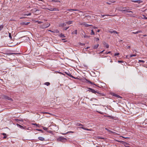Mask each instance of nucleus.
I'll return each mask as SVG.
<instances>
[{"instance_id":"22","label":"nucleus","mask_w":147,"mask_h":147,"mask_svg":"<svg viewBox=\"0 0 147 147\" xmlns=\"http://www.w3.org/2000/svg\"><path fill=\"white\" fill-rule=\"evenodd\" d=\"M52 1H53L57 3H60V1L58 0H52Z\"/></svg>"},{"instance_id":"19","label":"nucleus","mask_w":147,"mask_h":147,"mask_svg":"<svg viewBox=\"0 0 147 147\" xmlns=\"http://www.w3.org/2000/svg\"><path fill=\"white\" fill-rule=\"evenodd\" d=\"M17 125L19 126L20 128H21V129H24V127L20 125L17 124Z\"/></svg>"},{"instance_id":"39","label":"nucleus","mask_w":147,"mask_h":147,"mask_svg":"<svg viewBox=\"0 0 147 147\" xmlns=\"http://www.w3.org/2000/svg\"><path fill=\"white\" fill-rule=\"evenodd\" d=\"M119 55V53H115L114 54V56H117V55Z\"/></svg>"},{"instance_id":"23","label":"nucleus","mask_w":147,"mask_h":147,"mask_svg":"<svg viewBox=\"0 0 147 147\" xmlns=\"http://www.w3.org/2000/svg\"><path fill=\"white\" fill-rule=\"evenodd\" d=\"M73 22V21H69L66 22V23L68 24H70Z\"/></svg>"},{"instance_id":"11","label":"nucleus","mask_w":147,"mask_h":147,"mask_svg":"<svg viewBox=\"0 0 147 147\" xmlns=\"http://www.w3.org/2000/svg\"><path fill=\"white\" fill-rule=\"evenodd\" d=\"M66 25V24L65 23H61L59 25V27H64Z\"/></svg>"},{"instance_id":"51","label":"nucleus","mask_w":147,"mask_h":147,"mask_svg":"<svg viewBox=\"0 0 147 147\" xmlns=\"http://www.w3.org/2000/svg\"><path fill=\"white\" fill-rule=\"evenodd\" d=\"M118 62L119 63H122V62H122V61H118Z\"/></svg>"},{"instance_id":"64","label":"nucleus","mask_w":147,"mask_h":147,"mask_svg":"<svg viewBox=\"0 0 147 147\" xmlns=\"http://www.w3.org/2000/svg\"><path fill=\"white\" fill-rule=\"evenodd\" d=\"M99 138L103 139H104L103 138Z\"/></svg>"},{"instance_id":"25","label":"nucleus","mask_w":147,"mask_h":147,"mask_svg":"<svg viewBox=\"0 0 147 147\" xmlns=\"http://www.w3.org/2000/svg\"><path fill=\"white\" fill-rule=\"evenodd\" d=\"M111 32V33H114L117 34H118L119 33L118 32H117L115 30H113V31H112V32Z\"/></svg>"},{"instance_id":"43","label":"nucleus","mask_w":147,"mask_h":147,"mask_svg":"<svg viewBox=\"0 0 147 147\" xmlns=\"http://www.w3.org/2000/svg\"><path fill=\"white\" fill-rule=\"evenodd\" d=\"M1 134L2 135L4 136L6 135V134L5 133H3Z\"/></svg>"},{"instance_id":"61","label":"nucleus","mask_w":147,"mask_h":147,"mask_svg":"<svg viewBox=\"0 0 147 147\" xmlns=\"http://www.w3.org/2000/svg\"><path fill=\"white\" fill-rule=\"evenodd\" d=\"M38 130L39 131H42V130L41 129H39V130Z\"/></svg>"},{"instance_id":"52","label":"nucleus","mask_w":147,"mask_h":147,"mask_svg":"<svg viewBox=\"0 0 147 147\" xmlns=\"http://www.w3.org/2000/svg\"><path fill=\"white\" fill-rule=\"evenodd\" d=\"M93 28H94V29H96V28H97V27H95V26H94L93 27Z\"/></svg>"},{"instance_id":"54","label":"nucleus","mask_w":147,"mask_h":147,"mask_svg":"<svg viewBox=\"0 0 147 147\" xmlns=\"http://www.w3.org/2000/svg\"><path fill=\"white\" fill-rule=\"evenodd\" d=\"M41 23H42V22H38V24H40Z\"/></svg>"},{"instance_id":"20","label":"nucleus","mask_w":147,"mask_h":147,"mask_svg":"<svg viewBox=\"0 0 147 147\" xmlns=\"http://www.w3.org/2000/svg\"><path fill=\"white\" fill-rule=\"evenodd\" d=\"M113 95L114 96H115L116 97H117L118 98H121V97L119 95H117V94H114Z\"/></svg>"},{"instance_id":"24","label":"nucleus","mask_w":147,"mask_h":147,"mask_svg":"<svg viewBox=\"0 0 147 147\" xmlns=\"http://www.w3.org/2000/svg\"><path fill=\"white\" fill-rule=\"evenodd\" d=\"M30 23V22H23L22 24L23 25H27Z\"/></svg>"},{"instance_id":"26","label":"nucleus","mask_w":147,"mask_h":147,"mask_svg":"<svg viewBox=\"0 0 147 147\" xmlns=\"http://www.w3.org/2000/svg\"><path fill=\"white\" fill-rule=\"evenodd\" d=\"M90 34L92 35H94L95 34V33L93 30H91V32L90 33Z\"/></svg>"},{"instance_id":"28","label":"nucleus","mask_w":147,"mask_h":147,"mask_svg":"<svg viewBox=\"0 0 147 147\" xmlns=\"http://www.w3.org/2000/svg\"><path fill=\"white\" fill-rule=\"evenodd\" d=\"M106 116L109 117L111 119H113L114 118V117H113V116Z\"/></svg>"},{"instance_id":"50","label":"nucleus","mask_w":147,"mask_h":147,"mask_svg":"<svg viewBox=\"0 0 147 147\" xmlns=\"http://www.w3.org/2000/svg\"><path fill=\"white\" fill-rule=\"evenodd\" d=\"M122 137L123 138H125V139H127V138H128L127 137H125L123 136H122Z\"/></svg>"},{"instance_id":"27","label":"nucleus","mask_w":147,"mask_h":147,"mask_svg":"<svg viewBox=\"0 0 147 147\" xmlns=\"http://www.w3.org/2000/svg\"><path fill=\"white\" fill-rule=\"evenodd\" d=\"M45 84L47 86H49V85H50V83L49 82H46L45 83Z\"/></svg>"},{"instance_id":"12","label":"nucleus","mask_w":147,"mask_h":147,"mask_svg":"<svg viewBox=\"0 0 147 147\" xmlns=\"http://www.w3.org/2000/svg\"><path fill=\"white\" fill-rule=\"evenodd\" d=\"M103 44L107 48H109V45L106 42H104L103 43Z\"/></svg>"},{"instance_id":"34","label":"nucleus","mask_w":147,"mask_h":147,"mask_svg":"<svg viewBox=\"0 0 147 147\" xmlns=\"http://www.w3.org/2000/svg\"><path fill=\"white\" fill-rule=\"evenodd\" d=\"M141 32V31H137L136 32H132V33L134 34H136L140 32Z\"/></svg>"},{"instance_id":"38","label":"nucleus","mask_w":147,"mask_h":147,"mask_svg":"<svg viewBox=\"0 0 147 147\" xmlns=\"http://www.w3.org/2000/svg\"><path fill=\"white\" fill-rule=\"evenodd\" d=\"M31 15V13H29L28 14H24V15L25 16V15H26V16H30Z\"/></svg>"},{"instance_id":"62","label":"nucleus","mask_w":147,"mask_h":147,"mask_svg":"<svg viewBox=\"0 0 147 147\" xmlns=\"http://www.w3.org/2000/svg\"><path fill=\"white\" fill-rule=\"evenodd\" d=\"M105 129H106L107 130L109 131V130H108V129L107 128H106Z\"/></svg>"},{"instance_id":"29","label":"nucleus","mask_w":147,"mask_h":147,"mask_svg":"<svg viewBox=\"0 0 147 147\" xmlns=\"http://www.w3.org/2000/svg\"><path fill=\"white\" fill-rule=\"evenodd\" d=\"M86 80L89 82L90 84H93L92 82L91 81H90V80H87V79H86Z\"/></svg>"},{"instance_id":"40","label":"nucleus","mask_w":147,"mask_h":147,"mask_svg":"<svg viewBox=\"0 0 147 147\" xmlns=\"http://www.w3.org/2000/svg\"><path fill=\"white\" fill-rule=\"evenodd\" d=\"M69 28V27H65L64 28V29L65 30H67V29H68V28Z\"/></svg>"},{"instance_id":"59","label":"nucleus","mask_w":147,"mask_h":147,"mask_svg":"<svg viewBox=\"0 0 147 147\" xmlns=\"http://www.w3.org/2000/svg\"><path fill=\"white\" fill-rule=\"evenodd\" d=\"M145 19H147V17L145 16Z\"/></svg>"},{"instance_id":"48","label":"nucleus","mask_w":147,"mask_h":147,"mask_svg":"<svg viewBox=\"0 0 147 147\" xmlns=\"http://www.w3.org/2000/svg\"><path fill=\"white\" fill-rule=\"evenodd\" d=\"M56 33H59V31L58 30H56Z\"/></svg>"},{"instance_id":"18","label":"nucleus","mask_w":147,"mask_h":147,"mask_svg":"<svg viewBox=\"0 0 147 147\" xmlns=\"http://www.w3.org/2000/svg\"><path fill=\"white\" fill-rule=\"evenodd\" d=\"M124 7H122L121 8H120L119 9H118V10L119 11H121L123 13H124V11H123V9Z\"/></svg>"},{"instance_id":"37","label":"nucleus","mask_w":147,"mask_h":147,"mask_svg":"<svg viewBox=\"0 0 147 147\" xmlns=\"http://www.w3.org/2000/svg\"><path fill=\"white\" fill-rule=\"evenodd\" d=\"M139 62H142L143 63H144L145 62V61L142 60H139Z\"/></svg>"},{"instance_id":"6","label":"nucleus","mask_w":147,"mask_h":147,"mask_svg":"<svg viewBox=\"0 0 147 147\" xmlns=\"http://www.w3.org/2000/svg\"><path fill=\"white\" fill-rule=\"evenodd\" d=\"M47 9L50 11H58L59 10L56 8H49Z\"/></svg>"},{"instance_id":"4","label":"nucleus","mask_w":147,"mask_h":147,"mask_svg":"<svg viewBox=\"0 0 147 147\" xmlns=\"http://www.w3.org/2000/svg\"><path fill=\"white\" fill-rule=\"evenodd\" d=\"M1 98L3 99L7 100H8L12 101V99L10 97H8L7 96L3 95L1 96Z\"/></svg>"},{"instance_id":"63","label":"nucleus","mask_w":147,"mask_h":147,"mask_svg":"<svg viewBox=\"0 0 147 147\" xmlns=\"http://www.w3.org/2000/svg\"><path fill=\"white\" fill-rule=\"evenodd\" d=\"M146 46L147 47V43L146 44Z\"/></svg>"},{"instance_id":"21","label":"nucleus","mask_w":147,"mask_h":147,"mask_svg":"<svg viewBox=\"0 0 147 147\" xmlns=\"http://www.w3.org/2000/svg\"><path fill=\"white\" fill-rule=\"evenodd\" d=\"M32 124L34 125H36L38 127H39L40 126V125L38 124H36V123H32Z\"/></svg>"},{"instance_id":"31","label":"nucleus","mask_w":147,"mask_h":147,"mask_svg":"<svg viewBox=\"0 0 147 147\" xmlns=\"http://www.w3.org/2000/svg\"><path fill=\"white\" fill-rule=\"evenodd\" d=\"M112 15H101V16H102V17H103L105 16H112Z\"/></svg>"},{"instance_id":"15","label":"nucleus","mask_w":147,"mask_h":147,"mask_svg":"<svg viewBox=\"0 0 147 147\" xmlns=\"http://www.w3.org/2000/svg\"><path fill=\"white\" fill-rule=\"evenodd\" d=\"M99 44H97L96 45H94V46L93 47V48L94 49H97L99 46Z\"/></svg>"},{"instance_id":"7","label":"nucleus","mask_w":147,"mask_h":147,"mask_svg":"<svg viewBox=\"0 0 147 147\" xmlns=\"http://www.w3.org/2000/svg\"><path fill=\"white\" fill-rule=\"evenodd\" d=\"M80 25L84 26L85 27H88L91 26V25H89L86 23L85 22H83L80 23Z\"/></svg>"},{"instance_id":"2","label":"nucleus","mask_w":147,"mask_h":147,"mask_svg":"<svg viewBox=\"0 0 147 147\" xmlns=\"http://www.w3.org/2000/svg\"><path fill=\"white\" fill-rule=\"evenodd\" d=\"M123 10L124 13H125L126 12H133L132 11H130L131 9H129V7H124L123 9Z\"/></svg>"},{"instance_id":"13","label":"nucleus","mask_w":147,"mask_h":147,"mask_svg":"<svg viewBox=\"0 0 147 147\" xmlns=\"http://www.w3.org/2000/svg\"><path fill=\"white\" fill-rule=\"evenodd\" d=\"M38 139L41 141H44L45 140V138L42 137H39L38 138Z\"/></svg>"},{"instance_id":"60","label":"nucleus","mask_w":147,"mask_h":147,"mask_svg":"<svg viewBox=\"0 0 147 147\" xmlns=\"http://www.w3.org/2000/svg\"><path fill=\"white\" fill-rule=\"evenodd\" d=\"M147 36V35H144L143 36Z\"/></svg>"},{"instance_id":"55","label":"nucleus","mask_w":147,"mask_h":147,"mask_svg":"<svg viewBox=\"0 0 147 147\" xmlns=\"http://www.w3.org/2000/svg\"><path fill=\"white\" fill-rule=\"evenodd\" d=\"M12 54V53H8L7 54L8 55H10Z\"/></svg>"},{"instance_id":"58","label":"nucleus","mask_w":147,"mask_h":147,"mask_svg":"<svg viewBox=\"0 0 147 147\" xmlns=\"http://www.w3.org/2000/svg\"><path fill=\"white\" fill-rule=\"evenodd\" d=\"M130 16H134H134H133L132 15H131V14H130Z\"/></svg>"},{"instance_id":"5","label":"nucleus","mask_w":147,"mask_h":147,"mask_svg":"<svg viewBox=\"0 0 147 147\" xmlns=\"http://www.w3.org/2000/svg\"><path fill=\"white\" fill-rule=\"evenodd\" d=\"M77 125H78V126H82V127L80 126L79 127V128H82V129H83L85 130H88V131L91 130L90 129H88L86 128H85V127H83V125H82V124H81L80 123L79 124H77Z\"/></svg>"},{"instance_id":"53","label":"nucleus","mask_w":147,"mask_h":147,"mask_svg":"<svg viewBox=\"0 0 147 147\" xmlns=\"http://www.w3.org/2000/svg\"><path fill=\"white\" fill-rule=\"evenodd\" d=\"M38 1H42V2H44V1L43 0H38Z\"/></svg>"},{"instance_id":"3","label":"nucleus","mask_w":147,"mask_h":147,"mask_svg":"<svg viewBox=\"0 0 147 147\" xmlns=\"http://www.w3.org/2000/svg\"><path fill=\"white\" fill-rule=\"evenodd\" d=\"M50 25V23H45L41 25L40 26V28L42 29L46 28L49 27Z\"/></svg>"},{"instance_id":"33","label":"nucleus","mask_w":147,"mask_h":147,"mask_svg":"<svg viewBox=\"0 0 147 147\" xmlns=\"http://www.w3.org/2000/svg\"><path fill=\"white\" fill-rule=\"evenodd\" d=\"M9 37L10 38V39H11L12 38V37H11V34L10 33H9Z\"/></svg>"},{"instance_id":"46","label":"nucleus","mask_w":147,"mask_h":147,"mask_svg":"<svg viewBox=\"0 0 147 147\" xmlns=\"http://www.w3.org/2000/svg\"><path fill=\"white\" fill-rule=\"evenodd\" d=\"M111 52L110 51L109 52H106L105 53L106 54H108L110 53Z\"/></svg>"},{"instance_id":"30","label":"nucleus","mask_w":147,"mask_h":147,"mask_svg":"<svg viewBox=\"0 0 147 147\" xmlns=\"http://www.w3.org/2000/svg\"><path fill=\"white\" fill-rule=\"evenodd\" d=\"M3 28V25H0V31H1Z\"/></svg>"},{"instance_id":"49","label":"nucleus","mask_w":147,"mask_h":147,"mask_svg":"<svg viewBox=\"0 0 147 147\" xmlns=\"http://www.w3.org/2000/svg\"><path fill=\"white\" fill-rule=\"evenodd\" d=\"M96 41H98L99 40V38H96Z\"/></svg>"},{"instance_id":"42","label":"nucleus","mask_w":147,"mask_h":147,"mask_svg":"<svg viewBox=\"0 0 147 147\" xmlns=\"http://www.w3.org/2000/svg\"><path fill=\"white\" fill-rule=\"evenodd\" d=\"M49 32H50L52 33H54L55 32L54 31H53L52 30H49Z\"/></svg>"},{"instance_id":"57","label":"nucleus","mask_w":147,"mask_h":147,"mask_svg":"<svg viewBox=\"0 0 147 147\" xmlns=\"http://www.w3.org/2000/svg\"><path fill=\"white\" fill-rule=\"evenodd\" d=\"M104 51V50H103V51H102L100 53H103Z\"/></svg>"},{"instance_id":"9","label":"nucleus","mask_w":147,"mask_h":147,"mask_svg":"<svg viewBox=\"0 0 147 147\" xmlns=\"http://www.w3.org/2000/svg\"><path fill=\"white\" fill-rule=\"evenodd\" d=\"M131 1L134 3H136L138 4L140 3H142L143 1H142L140 0H131Z\"/></svg>"},{"instance_id":"14","label":"nucleus","mask_w":147,"mask_h":147,"mask_svg":"<svg viewBox=\"0 0 147 147\" xmlns=\"http://www.w3.org/2000/svg\"><path fill=\"white\" fill-rule=\"evenodd\" d=\"M90 91L93 93L96 94V93H97L96 91L95 90L93 89L92 88H90Z\"/></svg>"},{"instance_id":"32","label":"nucleus","mask_w":147,"mask_h":147,"mask_svg":"<svg viewBox=\"0 0 147 147\" xmlns=\"http://www.w3.org/2000/svg\"><path fill=\"white\" fill-rule=\"evenodd\" d=\"M136 56V54H132L130 56V57H135Z\"/></svg>"},{"instance_id":"47","label":"nucleus","mask_w":147,"mask_h":147,"mask_svg":"<svg viewBox=\"0 0 147 147\" xmlns=\"http://www.w3.org/2000/svg\"><path fill=\"white\" fill-rule=\"evenodd\" d=\"M6 138H7V136H4L3 137V139H5Z\"/></svg>"},{"instance_id":"36","label":"nucleus","mask_w":147,"mask_h":147,"mask_svg":"<svg viewBox=\"0 0 147 147\" xmlns=\"http://www.w3.org/2000/svg\"><path fill=\"white\" fill-rule=\"evenodd\" d=\"M31 11H32V12L34 13L36 12L37 11H38V9H36L35 10H32Z\"/></svg>"},{"instance_id":"16","label":"nucleus","mask_w":147,"mask_h":147,"mask_svg":"<svg viewBox=\"0 0 147 147\" xmlns=\"http://www.w3.org/2000/svg\"><path fill=\"white\" fill-rule=\"evenodd\" d=\"M120 142H123V144L124 145L126 146H127L129 145V144L127 143H126V142H123V141H119Z\"/></svg>"},{"instance_id":"1","label":"nucleus","mask_w":147,"mask_h":147,"mask_svg":"<svg viewBox=\"0 0 147 147\" xmlns=\"http://www.w3.org/2000/svg\"><path fill=\"white\" fill-rule=\"evenodd\" d=\"M57 142H65L67 141V139L62 136H60L57 139Z\"/></svg>"},{"instance_id":"17","label":"nucleus","mask_w":147,"mask_h":147,"mask_svg":"<svg viewBox=\"0 0 147 147\" xmlns=\"http://www.w3.org/2000/svg\"><path fill=\"white\" fill-rule=\"evenodd\" d=\"M59 36L61 38H64L65 37V36L63 34H59Z\"/></svg>"},{"instance_id":"56","label":"nucleus","mask_w":147,"mask_h":147,"mask_svg":"<svg viewBox=\"0 0 147 147\" xmlns=\"http://www.w3.org/2000/svg\"><path fill=\"white\" fill-rule=\"evenodd\" d=\"M100 30H98L97 32H100Z\"/></svg>"},{"instance_id":"45","label":"nucleus","mask_w":147,"mask_h":147,"mask_svg":"<svg viewBox=\"0 0 147 147\" xmlns=\"http://www.w3.org/2000/svg\"><path fill=\"white\" fill-rule=\"evenodd\" d=\"M130 48V46H127V49H129Z\"/></svg>"},{"instance_id":"8","label":"nucleus","mask_w":147,"mask_h":147,"mask_svg":"<svg viewBox=\"0 0 147 147\" xmlns=\"http://www.w3.org/2000/svg\"><path fill=\"white\" fill-rule=\"evenodd\" d=\"M81 36L82 37H84L85 38H88L90 37V36L86 35L84 32H83V33H82Z\"/></svg>"},{"instance_id":"41","label":"nucleus","mask_w":147,"mask_h":147,"mask_svg":"<svg viewBox=\"0 0 147 147\" xmlns=\"http://www.w3.org/2000/svg\"><path fill=\"white\" fill-rule=\"evenodd\" d=\"M77 30H76L74 32V33L75 34H77Z\"/></svg>"},{"instance_id":"10","label":"nucleus","mask_w":147,"mask_h":147,"mask_svg":"<svg viewBox=\"0 0 147 147\" xmlns=\"http://www.w3.org/2000/svg\"><path fill=\"white\" fill-rule=\"evenodd\" d=\"M116 1L113 0L112 1H109L108 2H107L106 3L108 5H111L112 3H115Z\"/></svg>"},{"instance_id":"35","label":"nucleus","mask_w":147,"mask_h":147,"mask_svg":"<svg viewBox=\"0 0 147 147\" xmlns=\"http://www.w3.org/2000/svg\"><path fill=\"white\" fill-rule=\"evenodd\" d=\"M43 129L45 131H47L48 130V128L45 127H43Z\"/></svg>"},{"instance_id":"44","label":"nucleus","mask_w":147,"mask_h":147,"mask_svg":"<svg viewBox=\"0 0 147 147\" xmlns=\"http://www.w3.org/2000/svg\"><path fill=\"white\" fill-rule=\"evenodd\" d=\"M68 75L70 77H71L72 78H74V76H71L70 74V75H69V74H68Z\"/></svg>"}]
</instances>
